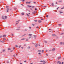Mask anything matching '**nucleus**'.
<instances>
[{
  "mask_svg": "<svg viewBox=\"0 0 64 64\" xmlns=\"http://www.w3.org/2000/svg\"><path fill=\"white\" fill-rule=\"evenodd\" d=\"M38 23H41L42 22V21L40 20H38Z\"/></svg>",
  "mask_w": 64,
  "mask_h": 64,
  "instance_id": "nucleus-1",
  "label": "nucleus"
},
{
  "mask_svg": "<svg viewBox=\"0 0 64 64\" xmlns=\"http://www.w3.org/2000/svg\"><path fill=\"white\" fill-rule=\"evenodd\" d=\"M58 63H59V64H62L61 62L60 61H58L57 62Z\"/></svg>",
  "mask_w": 64,
  "mask_h": 64,
  "instance_id": "nucleus-2",
  "label": "nucleus"
},
{
  "mask_svg": "<svg viewBox=\"0 0 64 64\" xmlns=\"http://www.w3.org/2000/svg\"><path fill=\"white\" fill-rule=\"evenodd\" d=\"M9 10V8H8L6 10V12H8V11Z\"/></svg>",
  "mask_w": 64,
  "mask_h": 64,
  "instance_id": "nucleus-3",
  "label": "nucleus"
},
{
  "mask_svg": "<svg viewBox=\"0 0 64 64\" xmlns=\"http://www.w3.org/2000/svg\"><path fill=\"white\" fill-rule=\"evenodd\" d=\"M38 52H39V53H40V52H41V50H38Z\"/></svg>",
  "mask_w": 64,
  "mask_h": 64,
  "instance_id": "nucleus-4",
  "label": "nucleus"
},
{
  "mask_svg": "<svg viewBox=\"0 0 64 64\" xmlns=\"http://www.w3.org/2000/svg\"><path fill=\"white\" fill-rule=\"evenodd\" d=\"M0 42H2V43H3L4 42L2 40H0Z\"/></svg>",
  "mask_w": 64,
  "mask_h": 64,
  "instance_id": "nucleus-5",
  "label": "nucleus"
},
{
  "mask_svg": "<svg viewBox=\"0 0 64 64\" xmlns=\"http://www.w3.org/2000/svg\"><path fill=\"white\" fill-rule=\"evenodd\" d=\"M2 18L3 19H5V18H4V16H2Z\"/></svg>",
  "mask_w": 64,
  "mask_h": 64,
  "instance_id": "nucleus-6",
  "label": "nucleus"
},
{
  "mask_svg": "<svg viewBox=\"0 0 64 64\" xmlns=\"http://www.w3.org/2000/svg\"><path fill=\"white\" fill-rule=\"evenodd\" d=\"M52 36H55V34H52Z\"/></svg>",
  "mask_w": 64,
  "mask_h": 64,
  "instance_id": "nucleus-7",
  "label": "nucleus"
},
{
  "mask_svg": "<svg viewBox=\"0 0 64 64\" xmlns=\"http://www.w3.org/2000/svg\"><path fill=\"white\" fill-rule=\"evenodd\" d=\"M52 6H54V3H52Z\"/></svg>",
  "mask_w": 64,
  "mask_h": 64,
  "instance_id": "nucleus-8",
  "label": "nucleus"
},
{
  "mask_svg": "<svg viewBox=\"0 0 64 64\" xmlns=\"http://www.w3.org/2000/svg\"><path fill=\"white\" fill-rule=\"evenodd\" d=\"M11 50V48H8V50Z\"/></svg>",
  "mask_w": 64,
  "mask_h": 64,
  "instance_id": "nucleus-9",
  "label": "nucleus"
},
{
  "mask_svg": "<svg viewBox=\"0 0 64 64\" xmlns=\"http://www.w3.org/2000/svg\"><path fill=\"white\" fill-rule=\"evenodd\" d=\"M60 14H61L62 13H63V12H61V11H60Z\"/></svg>",
  "mask_w": 64,
  "mask_h": 64,
  "instance_id": "nucleus-10",
  "label": "nucleus"
},
{
  "mask_svg": "<svg viewBox=\"0 0 64 64\" xmlns=\"http://www.w3.org/2000/svg\"><path fill=\"white\" fill-rule=\"evenodd\" d=\"M60 58H61V57L60 56L58 58V60L60 59Z\"/></svg>",
  "mask_w": 64,
  "mask_h": 64,
  "instance_id": "nucleus-11",
  "label": "nucleus"
},
{
  "mask_svg": "<svg viewBox=\"0 0 64 64\" xmlns=\"http://www.w3.org/2000/svg\"><path fill=\"white\" fill-rule=\"evenodd\" d=\"M22 15H24V14L23 12H22Z\"/></svg>",
  "mask_w": 64,
  "mask_h": 64,
  "instance_id": "nucleus-12",
  "label": "nucleus"
},
{
  "mask_svg": "<svg viewBox=\"0 0 64 64\" xmlns=\"http://www.w3.org/2000/svg\"><path fill=\"white\" fill-rule=\"evenodd\" d=\"M38 46V45L36 44L35 45V47H37Z\"/></svg>",
  "mask_w": 64,
  "mask_h": 64,
  "instance_id": "nucleus-13",
  "label": "nucleus"
},
{
  "mask_svg": "<svg viewBox=\"0 0 64 64\" xmlns=\"http://www.w3.org/2000/svg\"><path fill=\"white\" fill-rule=\"evenodd\" d=\"M32 34H28V36H32Z\"/></svg>",
  "mask_w": 64,
  "mask_h": 64,
  "instance_id": "nucleus-14",
  "label": "nucleus"
},
{
  "mask_svg": "<svg viewBox=\"0 0 64 64\" xmlns=\"http://www.w3.org/2000/svg\"><path fill=\"white\" fill-rule=\"evenodd\" d=\"M26 15H27V16H29V15L28 14H26Z\"/></svg>",
  "mask_w": 64,
  "mask_h": 64,
  "instance_id": "nucleus-15",
  "label": "nucleus"
},
{
  "mask_svg": "<svg viewBox=\"0 0 64 64\" xmlns=\"http://www.w3.org/2000/svg\"><path fill=\"white\" fill-rule=\"evenodd\" d=\"M4 41H5V40H6V39L5 38H4Z\"/></svg>",
  "mask_w": 64,
  "mask_h": 64,
  "instance_id": "nucleus-16",
  "label": "nucleus"
},
{
  "mask_svg": "<svg viewBox=\"0 0 64 64\" xmlns=\"http://www.w3.org/2000/svg\"><path fill=\"white\" fill-rule=\"evenodd\" d=\"M34 22H37V20H34Z\"/></svg>",
  "mask_w": 64,
  "mask_h": 64,
  "instance_id": "nucleus-17",
  "label": "nucleus"
},
{
  "mask_svg": "<svg viewBox=\"0 0 64 64\" xmlns=\"http://www.w3.org/2000/svg\"><path fill=\"white\" fill-rule=\"evenodd\" d=\"M28 6L29 8H30L31 7V6Z\"/></svg>",
  "mask_w": 64,
  "mask_h": 64,
  "instance_id": "nucleus-18",
  "label": "nucleus"
},
{
  "mask_svg": "<svg viewBox=\"0 0 64 64\" xmlns=\"http://www.w3.org/2000/svg\"><path fill=\"white\" fill-rule=\"evenodd\" d=\"M26 35V34H24L22 36V37H23V36H25V35Z\"/></svg>",
  "mask_w": 64,
  "mask_h": 64,
  "instance_id": "nucleus-19",
  "label": "nucleus"
},
{
  "mask_svg": "<svg viewBox=\"0 0 64 64\" xmlns=\"http://www.w3.org/2000/svg\"><path fill=\"white\" fill-rule=\"evenodd\" d=\"M25 38H23L21 40H25Z\"/></svg>",
  "mask_w": 64,
  "mask_h": 64,
  "instance_id": "nucleus-20",
  "label": "nucleus"
},
{
  "mask_svg": "<svg viewBox=\"0 0 64 64\" xmlns=\"http://www.w3.org/2000/svg\"><path fill=\"white\" fill-rule=\"evenodd\" d=\"M4 37H6V35L5 34L3 36Z\"/></svg>",
  "mask_w": 64,
  "mask_h": 64,
  "instance_id": "nucleus-21",
  "label": "nucleus"
},
{
  "mask_svg": "<svg viewBox=\"0 0 64 64\" xmlns=\"http://www.w3.org/2000/svg\"><path fill=\"white\" fill-rule=\"evenodd\" d=\"M5 19H7V17L6 16H5Z\"/></svg>",
  "mask_w": 64,
  "mask_h": 64,
  "instance_id": "nucleus-22",
  "label": "nucleus"
},
{
  "mask_svg": "<svg viewBox=\"0 0 64 64\" xmlns=\"http://www.w3.org/2000/svg\"><path fill=\"white\" fill-rule=\"evenodd\" d=\"M34 36V37L35 38H36V36Z\"/></svg>",
  "mask_w": 64,
  "mask_h": 64,
  "instance_id": "nucleus-23",
  "label": "nucleus"
},
{
  "mask_svg": "<svg viewBox=\"0 0 64 64\" xmlns=\"http://www.w3.org/2000/svg\"><path fill=\"white\" fill-rule=\"evenodd\" d=\"M31 38V36H30L29 38H28V39H30V38Z\"/></svg>",
  "mask_w": 64,
  "mask_h": 64,
  "instance_id": "nucleus-24",
  "label": "nucleus"
},
{
  "mask_svg": "<svg viewBox=\"0 0 64 64\" xmlns=\"http://www.w3.org/2000/svg\"><path fill=\"white\" fill-rule=\"evenodd\" d=\"M55 50V48H54L53 49H52V51H54Z\"/></svg>",
  "mask_w": 64,
  "mask_h": 64,
  "instance_id": "nucleus-25",
  "label": "nucleus"
},
{
  "mask_svg": "<svg viewBox=\"0 0 64 64\" xmlns=\"http://www.w3.org/2000/svg\"><path fill=\"white\" fill-rule=\"evenodd\" d=\"M30 48V46H28V47L27 48H28V49H29Z\"/></svg>",
  "mask_w": 64,
  "mask_h": 64,
  "instance_id": "nucleus-26",
  "label": "nucleus"
},
{
  "mask_svg": "<svg viewBox=\"0 0 64 64\" xmlns=\"http://www.w3.org/2000/svg\"><path fill=\"white\" fill-rule=\"evenodd\" d=\"M14 10H16V9H17V8H14Z\"/></svg>",
  "mask_w": 64,
  "mask_h": 64,
  "instance_id": "nucleus-27",
  "label": "nucleus"
},
{
  "mask_svg": "<svg viewBox=\"0 0 64 64\" xmlns=\"http://www.w3.org/2000/svg\"><path fill=\"white\" fill-rule=\"evenodd\" d=\"M60 44H61H61H63V43L62 42H60Z\"/></svg>",
  "mask_w": 64,
  "mask_h": 64,
  "instance_id": "nucleus-28",
  "label": "nucleus"
},
{
  "mask_svg": "<svg viewBox=\"0 0 64 64\" xmlns=\"http://www.w3.org/2000/svg\"><path fill=\"white\" fill-rule=\"evenodd\" d=\"M63 34H64V33H62L60 34V35H63Z\"/></svg>",
  "mask_w": 64,
  "mask_h": 64,
  "instance_id": "nucleus-29",
  "label": "nucleus"
},
{
  "mask_svg": "<svg viewBox=\"0 0 64 64\" xmlns=\"http://www.w3.org/2000/svg\"><path fill=\"white\" fill-rule=\"evenodd\" d=\"M59 2H62V0H60L59 1Z\"/></svg>",
  "mask_w": 64,
  "mask_h": 64,
  "instance_id": "nucleus-30",
  "label": "nucleus"
},
{
  "mask_svg": "<svg viewBox=\"0 0 64 64\" xmlns=\"http://www.w3.org/2000/svg\"><path fill=\"white\" fill-rule=\"evenodd\" d=\"M5 52V50H3V52Z\"/></svg>",
  "mask_w": 64,
  "mask_h": 64,
  "instance_id": "nucleus-31",
  "label": "nucleus"
},
{
  "mask_svg": "<svg viewBox=\"0 0 64 64\" xmlns=\"http://www.w3.org/2000/svg\"><path fill=\"white\" fill-rule=\"evenodd\" d=\"M6 8H8V7H9V6H6Z\"/></svg>",
  "mask_w": 64,
  "mask_h": 64,
  "instance_id": "nucleus-32",
  "label": "nucleus"
},
{
  "mask_svg": "<svg viewBox=\"0 0 64 64\" xmlns=\"http://www.w3.org/2000/svg\"><path fill=\"white\" fill-rule=\"evenodd\" d=\"M44 42H45V43H47V42L46 41H45Z\"/></svg>",
  "mask_w": 64,
  "mask_h": 64,
  "instance_id": "nucleus-33",
  "label": "nucleus"
},
{
  "mask_svg": "<svg viewBox=\"0 0 64 64\" xmlns=\"http://www.w3.org/2000/svg\"><path fill=\"white\" fill-rule=\"evenodd\" d=\"M15 47H18V46L17 45L15 46Z\"/></svg>",
  "mask_w": 64,
  "mask_h": 64,
  "instance_id": "nucleus-34",
  "label": "nucleus"
},
{
  "mask_svg": "<svg viewBox=\"0 0 64 64\" xmlns=\"http://www.w3.org/2000/svg\"><path fill=\"white\" fill-rule=\"evenodd\" d=\"M58 25L59 26H61V24H58Z\"/></svg>",
  "mask_w": 64,
  "mask_h": 64,
  "instance_id": "nucleus-35",
  "label": "nucleus"
},
{
  "mask_svg": "<svg viewBox=\"0 0 64 64\" xmlns=\"http://www.w3.org/2000/svg\"><path fill=\"white\" fill-rule=\"evenodd\" d=\"M32 8H34V6H32Z\"/></svg>",
  "mask_w": 64,
  "mask_h": 64,
  "instance_id": "nucleus-36",
  "label": "nucleus"
},
{
  "mask_svg": "<svg viewBox=\"0 0 64 64\" xmlns=\"http://www.w3.org/2000/svg\"><path fill=\"white\" fill-rule=\"evenodd\" d=\"M12 36H14V35H13V34H12Z\"/></svg>",
  "mask_w": 64,
  "mask_h": 64,
  "instance_id": "nucleus-37",
  "label": "nucleus"
},
{
  "mask_svg": "<svg viewBox=\"0 0 64 64\" xmlns=\"http://www.w3.org/2000/svg\"><path fill=\"white\" fill-rule=\"evenodd\" d=\"M2 37V36H0V38H1V37Z\"/></svg>",
  "mask_w": 64,
  "mask_h": 64,
  "instance_id": "nucleus-38",
  "label": "nucleus"
},
{
  "mask_svg": "<svg viewBox=\"0 0 64 64\" xmlns=\"http://www.w3.org/2000/svg\"><path fill=\"white\" fill-rule=\"evenodd\" d=\"M38 54H39V55H40V54H41V53H38Z\"/></svg>",
  "mask_w": 64,
  "mask_h": 64,
  "instance_id": "nucleus-39",
  "label": "nucleus"
},
{
  "mask_svg": "<svg viewBox=\"0 0 64 64\" xmlns=\"http://www.w3.org/2000/svg\"><path fill=\"white\" fill-rule=\"evenodd\" d=\"M40 62H43V61H42V60H40Z\"/></svg>",
  "mask_w": 64,
  "mask_h": 64,
  "instance_id": "nucleus-40",
  "label": "nucleus"
},
{
  "mask_svg": "<svg viewBox=\"0 0 64 64\" xmlns=\"http://www.w3.org/2000/svg\"><path fill=\"white\" fill-rule=\"evenodd\" d=\"M36 28H38V26H37V27H36Z\"/></svg>",
  "mask_w": 64,
  "mask_h": 64,
  "instance_id": "nucleus-41",
  "label": "nucleus"
},
{
  "mask_svg": "<svg viewBox=\"0 0 64 64\" xmlns=\"http://www.w3.org/2000/svg\"><path fill=\"white\" fill-rule=\"evenodd\" d=\"M21 5H22V6H24V5L23 4H21Z\"/></svg>",
  "mask_w": 64,
  "mask_h": 64,
  "instance_id": "nucleus-42",
  "label": "nucleus"
},
{
  "mask_svg": "<svg viewBox=\"0 0 64 64\" xmlns=\"http://www.w3.org/2000/svg\"><path fill=\"white\" fill-rule=\"evenodd\" d=\"M44 50H42V52H44Z\"/></svg>",
  "mask_w": 64,
  "mask_h": 64,
  "instance_id": "nucleus-43",
  "label": "nucleus"
},
{
  "mask_svg": "<svg viewBox=\"0 0 64 64\" xmlns=\"http://www.w3.org/2000/svg\"><path fill=\"white\" fill-rule=\"evenodd\" d=\"M46 16V17H48V16L47 15V16Z\"/></svg>",
  "mask_w": 64,
  "mask_h": 64,
  "instance_id": "nucleus-44",
  "label": "nucleus"
},
{
  "mask_svg": "<svg viewBox=\"0 0 64 64\" xmlns=\"http://www.w3.org/2000/svg\"><path fill=\"white\" fill-rule=\"evenodd\" d=\"M22 2H24L25 1V0H22Z\"/></svg>",
  "mask_w": 64,
  "mask_h": 64,
  "instance_id": "nucleus-45",
  "label": "nucleus"
},
{
  "mask_svg": "<svg viewBox=\"0 0 64 64\" xmlns=\"http://www.w3.org/2000/svg\"><path fill=\"white\" fill-rule=\"evenodd\" d=\"M35 10H37V8H35Z\"/></svg>",
  "mask_w": 64,
  "mask_h": 64,
  "instance_id": "nucleus-46",
  "label": "nucleus"
},
{
  "mask_svg": "<svg viewBox=\"0 0 64 64\" xmlns=\"http://www.w3.org/2000/svg\"><path fill=\"white\" fill-rule=\"evenodd\" d=\"M24 62H26V61L25 60V61H24Z\"/></svg>",
  "mask_w": 64,
  "mask_h": 64,
  "instance_id": "nucleus-47",
  "label": "nucleus"
},
{
  "mask_svg": "<svg viewBox=\"0 0 64 64\" xmlns=\"http://www.w3.org/2000/svg\"><path fill=\"white\" fill-rule=\"evenodd\" d=\"M20 47H21V46H19V48H20Z\"/></svg>",
  "mask_w": 64,
  "mask_h": 64,
  "instance_id": "nucleus-48",
  "label": "nucleus"
},
{
  "mask_svg": "<svg viewBox=\"0 0 64 64\" xmlns=\"http://www.w3.org/2000/svg\"><path fill=\"white\" fill-rule=\"evenodd\" d=\"M46 52H47V51H48V50H46Z\"/></svg>",
  "mask_w": 64,
  "mask_h": 64,
  "instance_id": "nucleus-49",
  "label": "nucleus"
},
{
  "mask_svg": "<svg viewBox=\"0 0 64 64\" xmlns=\"http://www.w3.org/2000/svg\"><path fill=\"white\" fill-rule=\"evenodd\" d=\"M42 62H44L45 61H44V60H43V61H42Z\"/></svg>",
  "mask_w": 64,
  "mask_h": 64,
  "instance_id": "nucleus-50",
  "label": "nucleus"
},
{
  "mask_svg": "<svg viewBox=\"0 0 64 64\" xmlns=\"http://www.w3.org/2000/svg\"><path fill=\"white\" fill-rule=\"evenodd\" d=\"M43 7L44 8L46 7V6H43Z\"/></svg>",
  "mask_w": 64,
  "mask_h": 64,
  "instance_id": "nucleus-51",
  "label": "nucleus"
},
{
  "mask_svg": "<svg viewBox=\"0 0 64 64\" xmlns=\"http://www.w3.org/2000/svg\"><path fill=\"white\" fill-rule=\"evenodd\" d=\"M15 55H14L13 56L14 57H15Z\"/></svg>",
  "mask_w": 64,
  "mask_h": 64,
  "instance_id": "nucleus-52",
  "label": "nucleus"
},
{
  "mask_svg": "<svg viewBox=\"0 0 64 64\" xmlns=\"http://www.w3.org/2000/svg\"><path fill=\"white\" fill-rule=\"evenodd\" d=\"M25 31H27V30H25Z\"/></svg>",
  "mask_w": 64,
  "mask_h": 64,
  "instance_id": "nucleus-53",
  "label": "nucleus"
},
{
  "mask_svg": "<svg viewBox=\"0 0 64 64\" xmlns=\"http://www.w3.org/2000/svg\"><path fill=\"white\" fill-rule=\"evenodd\" d=\"M45 63H46L45 62H43V64H45Z\"/></svg>",
  "mask_w": 64,
  "mask_h": 64,
  "instance_id": "nucleus-54",
  "label": "nucleus"
},
{
  "mask_svg": "<svg viewBox=\"0 0 64 64\" xmlns=\"http://www.w3.org/2000/svg\"><path fill=\"white\" fill-rule=\"evenodd\" d=\"M32 13H33V14H35V13L33 12H32Z\"/></svg>",
  "mask_w": 64,
  "mask_h": 64,
  "instance_id": "nucleus-55",
  "label": "nucleus"
},
{
  "mask_svg": "<svg viewBox=\"0 0 64 64\" xmlns=\"http://www.w3.org/2000/svg\"><path fill=\"white\" fill-rule=\"evenodd\" d=\"M46 56H48V54H46Z\"/></svg>",
  "mask_w": 64,
  "mask_h": 64,
  "instance_id": "nucleus-56",
  "label": "nucleus"
},
{
  "mask_svg": "<svg viewBox=\"0 0 64 64\" xmlns=\"http://www.w3.org/2000/svg\"><path fill=\"white\" fill-rule=\"evenodd\" d=\"M26 4H28V2H26Z\"/></svg>",
  "mask_w": 64,
  "mask_h": 64,
  "instance_id": "nucleus-57",
  "label": "nucleus"
},
{
  "mask_svg": "<svg viewBox=\"0 0 64 64\" xmlns=\"http://www.w3.org/2000/svg\"><path fill=\"white\" fill-rule=\"evenodd\" d=\"M29 28L30 29H31V27H29Z\"/></svg>",
  "mask_w": 64,
  "mask_h": 64,
  "instance_id": "nucleus-58",
  "label": "nucleus"
},
{
  "mask_svg": "<svg viewBox=\"0 0 64 64\" xmlns=\"http://www.w3.org/2000/svg\"><path fill=\"white\" fill-rule=\"evenodd\" d=\"M13 49L14 50L15 49V48H13Z\"/></svg>",
  "mask_w": 64,
  "mask_h": 64,
  "instance_id": "nucleus-59",
  "label": "nucleus"
},
{
  "mask_svg": "<svg viewBox=\"0 0 64 64\" xmlns=\"http://www.w3.org/2000/svg\"><path fill=\"white\" fill-rule=\"evenodd\" d=\"M7 63H9V62L8 61Z\"/></svg>",
  "mask_w": 64,
  "mask_h": 64,
  "instance_id": "nucleus-60",
  "label": "nucleus"
},
{
  "mask_svg": "<svg viewBox=\"0 0 64 64\" xmlns=\"http://www.w3.org/2000/svg\"><path fill=\"white\" fill-rule=\"evenodd\" d=\"M63 63H64L63 62H62V64H63Z\"/></svg>",
  "mask_w": 64,
  "mask_h": 64,
  "instance_id": "nucleus-61",
  "label": "nucleus"
},
{
  "mask_svg": "<svg viewBox=\"0 0 64 64\" xmlns=\"http://www.w3.org/2000/svg\"><path fill=\"white\" fill-rule=\"evenodd\" d=\"M33 63H30V64H33Z\"/></svg>",
  "mask_w": 64,
  "mask_h": 64,
  "instance_id": "nucleus-62",
  "label": "nucleus"
},
{
  "mask_svg": "<svg viewBox=\"0 0 64 64\" xmlns=\"http://www.w3.org/2000/svg\"><path fill=\"white\" fill-rule=\"evenodd\" d=\"M22 63H21V62L20 63V64H22Z\"/></svg>",
  "mask_w": 64,
  "mask_h": 64,
  "instance_id": "nucleus-63",
  "label": "nucleus"
},
{
  "mask_svg": "<svg viewBox=\"0 0 64 64\" xmlns=\"http://www.w3.org/2000/svg\"><path fill=\"white\" fill-rule=\"evenodd\" d=\"M64 8V7L62 8L61 9H63Z\"/></svg>",
  "mask_w": 64,
  "mask_h": 64,
  "instance_id": "nucleus-64",
  "label": "nucleus"
}]
</instances>
